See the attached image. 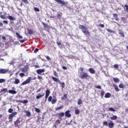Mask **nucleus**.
Listing matches in <instances>:
<instances>
[{
    "label": "nucleus",
    "mask_w": 128,
    "mask_h": 128,
    "mask_svg": "<svg viewBox=\"0 0 128 128\" xmlns=\"http://www.w3.org/2000/svg\"><path fill=\"white\" fill-rule=\"evenodd\" d=\"M78 28L82 30V32H83L86 36H90V32L86 26L84 25L79 24Z\"/></svg>",
    "instance_id": "f257e3e1"
},
{
    "label": "nucleus",
    "mask_w": 128,
    "mask_h": 128,
    "mask_svg": "<svg viewBox=\"0 0 128 128\" xmlns=\"http://www.w3.org/2000/svg\"><path fill=\"white\" fill-rule=\"evenodd\" d=\"M103 126H109L110 128H112L114 126V124L112 120H110L108 123L106 121H104Z\"/></svg>",
    "instance_id": "f03ea898"
},
{
    "label": "nucleus",
    "mask_w": 128,
    "mask_h": 128,
    "mask_svg": "<svg viewBox=\"0 0 128 128\" xmlns=\"http://www.w3.org/2000/svg\"><path fill=\"white\" fill-rule=\"evenodd\" d=\"M80 78L82 80H84V78H86V80H88V78H90V75H88V74L87 72H84L80 76Z\"/></svg>",
    "instance_id": "7ed1b4c3"
},
{
    "label": "nucleus",
    "mask_w": 128,
    "mask_h": 128,
    "mask_svg": "<svg viewBox=\"0 0 128 128\" xmlns=\"http://www.w3.org/2000/svg\"><path fill=\"white\" fill-rule=\"evenodd\" d=\"M18 114V112H13L11 114H9L8 116V120H9V122H12V118L14 116H16Z\"/></svg>",
    "instance_id": "20e7f679"
},
{
    "label": "nucleus",
    "mask_w": 128,
    "mask_h": 128,
    "mask_svg": "<svg viewBox=\"0 0 128 128\" xmlns=\"http://www.w3.org/2000/svg\"><path fill=\"white\" fill-rule=\"evenodd\" d=\"M55 2H56L58 4H62V6H66L68 2H64L62 0H54Z\"/></svg>",
    "instance_id": "39448f33"
},
{
    "label": "nucleus",
    "mask_w": 128,
    "mask_h": 128,
    "mask_svg": "<svg viewBox=\"0 0 128 128\" xmlns=\"http://www.w3.org/2000/svg\"><path fill=\"white\" fill-rule=\"evenodd\" d=\"M32 80V77H28L26 80L24 81L22 84L21 86H25V84H30V81Z\"/></svg>",
    "instance_id": "423d86ee"
},
{
    "label": "nucleus",
    "mask_w": 128,
    "mask_h": 128,
    "mask_svg": "<svg viewBox=\"0 0 128 128\" xmlns=\"http://www.w3.org/2000/svg\"><path fill=\"white\" fill-rule=\"evenodd\" d=\"M20 118L17 119L14 122V124L15 126V128H20Z\"/></svg>",
    "instance_id": "0eeeda50"
},
{
    "label": "nucleus",
    "mask_w": 128,
    "mask_h": 128,
    "mask_svg": "<svg viewBox=\"0 0 128 128\" xmlns=\"http://www.w3.org/2000/svg\"><path fill=\"white\" fill-rule=\"evenodd\" d=\"M70 110H68L65 112L64 116H66V118H70L72 116V114H70Z\"/></svg>",
    "instance_id": "6e6552de"
},
{
    "label": "nucleus",
    "mask_w": 128,
    "mask_h": 128,
    "mask_svg": "<svg viewBox=\"0 0 128 128\" xmlns=\"http://www.w3.org/2000/svg\"><path fill=\"white\" fill-rule=\"evenodd\" d=\"M6 72H8V69L2 68L0 70V74H6Z\"/></svg>",
    "instance_id": "1a4fd4ad"
},
{
    "label": "nucleus",
    "mask_w": 128,
    "mask_h": 128,
    "mask_svg": "<svg viewBox=\"0 0 128 128\" xmlns=\"http://www.w3.org/2000/svg\"><path fill=\"white\" fill-rule=\"evenodd\" d=\"M45 70L44 69H38L37 70L36 72L38 74H40L42 72H44Z\"/></svg>",
    "instance_id": "9d476101"
},
{
    "label": "nucleus",
    "mask_w": 128,
    "mask_h": 128,
    "mask_svg": "<svg viewBox=\"0 0 128 128\" xmlns=\"http://www.w3.org/2000/svg\"><path fill=\"white\" fill-rule=\"evenodd\" d=\"M52 78L54 80V82H58V84H60V80H58V78L54 76H52Z\"/></svg>",
    "instance_id": "9b49d317"
},
{
    "label": "nucleus",
    "mask_w": 128,
    "mask_h": 128,
    "mask_svg": "<svg viewBox=\"0 0 128 128\" xmlns=\"http://www.w3.org/2000/svg\"><path fill=\"white\" fill-rule=\"evenodd\" d=\"M118 15L116 14H113V18H114L115 20H116L117 22H118L120 20V19L118 18Z\"/></svg>",
    "instance_id": "f8f14e48"
},
{
    "label": "nucleus",
    "mask_w": 128,
    "mask_h": 128,
    "mask_svg": "<svg viewBox=\"0 0 128 128\" xmlns=\"http://www.w3.org/2000/svg\"><path fill=\"white\" fill-rule=\"evenodd\" d=\"M58 114V116H60L58 118L60 120H62V117L64 116V112H61Z\"/></svg>",
    "instance_id": "ddd939ff"
},
{
    "label": "nucleus",
    "mask_w": 128,
    "mask_h": 128,
    "mask_svg": "<svg viewBox=\"0 0 128 128\" xmlns=\"http://www.w3.org/2000/svg\"><path fill=\"white\" fill-rule=\"evenodd\" d=\"M28 66H25L22 69V72H26L28 70Z\"/></svg>",
    "instance_id": "4468645a"
},
{
    "label": "nucleus",
    "mask_w": 128,
    "mask_h": 128,
    "mask_svg": "<svg viewBox=\"0 0 128 128\" xmlns=\"http://www.w3.org/2000/svg\"><path fill=\"white\" fill-rule=\"evenodd\" d=\"M50 90H47L46 91V96H45L46 98H48V96H50Z\"/></svg>",
    "instance_id": "2eb2a0df"
},
{
    "label": "nucleus",
    "mask_w": 128,
    "mask_h": 128,
    "mask_svg": "<svg viewBox=\"0 0 128 128\" xmlns=\"http://www.w3.org/2000/svg\"><path fill=\"white\" fill-rule=\"evenodd\" d=\"M88 72H90V74H96V70H94V68H90L88 69Z\"/></svg>",
    "instance_id": "dca6fc26"
},
{
    "label": "nucleus",
    "mask_w": 128,
    "mask_h": 128,
    "mask_svg": "<svg viewBox=\"0 0 128 128\" xmlns=\"http://www.w3.org/2000/svg\"><path fill=\"white\" fill-rule=\"evenodd\" d=\"M16 36L17 38H18V40L22 39V35L20 34L18 32H16Z\"/></svg>",
    "instance_id": "f3484780"
},
{
    "label": "nucleus",
    "mask_w": 128,
    "mask_h": 128,
    "mask_svg": "<svg viewBox=\"0 0 128 128\" xmlns=\"http://www.w3.org/2000/svg\"><path fill=\"white\" fill-rule=\"evenodd\" d=\"M18 102H20V104H28V100H18Z\"/></svg>",
    "instance_id": "a211bd4d"
},
{
    "label": "nucleus",
    "mask_w": 128,
    "mask_h": 128,
    "mask_svg": "<svg viewBox=\"0 0 128 128\" xmlns=\"http://www.w3.org/2000/svg\"><path fill=\"white\" fill-rule=\"evenodd\" d=\"M8 92H9V94H16V91L14 90H9L8 91Z\"/></svg>",
    "instance_id": "6ab92c4d"
},
{
    "label": "nucleus",
    "mask_w": 128,
    "mask_h": 128,
    "mask_svg": "<svg viewBox=\"0 0 128 128\" xmlns=\"http://www.w3.org/2000/svg\"><path fill=\"white\" fill-rule=\"evenodd\" d=\"M62 13L60 12V14L58 13L57 15V18L58 20H62Z\"/></svg>",
    "instance_id": "aec40b11"
},
{
    "label": "nucleus",
    "mask_w": 128,
    "mask_h": 128,
    "mask_svg": "<svg viewBox=\"0 0 128 128\" xmlns=\"http://www.w3.org/2000/svg\"><path fill=\"white\" fill-rule=\"evenodd\" d=\"M27 30L28 34H34V30L32 29H28Z\"/></svg>",
    "instance_id": "412c9836"
},
{
    "label": "nucleus",
    "mask_w": 128,
    "mask_h": 128,
    "mask_svg": "<svg viewBox=\"0 0 128 128\" xmlns=\"http://www.w3.org/2000/svg\"><path fill=\"white\" fill-rule=\"evenodd\" d=\"M112 94H110V93L108 92L105 94L104 98H110Z\"/></svg>",
    "instance_id": "4be33fe9"
},
{
    "label": "nucleus",
    "mask_w": 128,
    "mask_h": 128,
    "mask_svg": "<svg viewBox=\"0 0 128 128\" xmlns=\"http://www.w3.org/2000/svg\"><path fill=\"white\" fill-rule=\"evenodd\" d=\"M122 6L124 8V10L126 12H128V4H125L124 6Z\"/></svg>",
    "instance_id": "5701e85b"
},
{
    "label": "nucleus",
    "mask_w": 128,
    "mask_h": 128,
    "mask_svg": "<svg viewBox=\"0 0 128 128\" xmlns=\"http://www.w3.org/2000/svg\"><path fill=\"white\" fill-rule=\"evenodd\" d=\"M7 18H8V20H16V19L12 17V16H8L7 17Z\"/></svg>",
    "instance_id": "b1692460"
},
{
    "label": "nucleus",
    "mask_w": 128,
    "mask_h": 128,
    "mask_svg": "<svg viewBox=\"0 0 128 128\" xmlns=\"http://www.w3.org/2000/svg\"><path fill=\"white\" fill-rule=\"evenodd\" d=\"M110 120H116L118 118V116H112L110 117Z\"/></svg>",
    "instance_id": "393cba45"
},
{
    "label": "nucleus",
    "mask_w": 128,
    "mask_h": 128,
    "mask_svg": "<svg viewBox=\"0 0 128 128\" xmlns=\"http://www.w3.org/2000/svg\"><path fill=\"white\" fill-rule=\"evenodd\" d=\"M62 108H64V106H61L60 107L56 108H55V110L56 111L60 110H62Z\"/></svg>",
    "instance_id": "a878e982"
},
{
    "label": "nucleus",
    "mask_w": 128,
    "mask_h": 128,
    "mask_svg": "<svg viewBox=\"0 0 128 128\" xmlns=\"http://www.w3.org/2000/svg\"><path fill=\"white\" fill-rule=\"evenodd\" d=\"M59 84H60V86L62 88V90H63V88H65L64 86H66V84H64V82H60V83H59Z\"/></svg>",
    "instance_id": "bb28decb"
},
{
    "label": "nucleus",
    "mask_w": 128,
    "mask_h": 128,
    "mask_svg": "<svg viewBox=\"0 0 128 128\" xmlns=\"http://www.w3.org/2000/svg\"><path fill=\"white\" fill-rule=\"evenodd\" d=\"M6 92H8V88H4L0 90V94H2V92L6 93Z\"/></svg>",
    "instance_id": "cd10ccee"
},
{
    "label": "nucleus",
    "mask_w": 128,
    "mask_h": 128,
    "mask_svg": "<svg viewBox=\"0 0 128 128\" xmlns=\"http://www.w3.org/2000/svg\"><path fill=\"white\" fill-rule=\"evenodd\" d=\"M113 80L114 82H120V78H114Z\"/></svg>",
    "instance_id": "c85d7f7f"
},
{
    "label": "nucleus",
    "mask_w": 128,
    "mask_h": 128,
    "mask_svg": "<svg viewBox=\"0 0 128 128\" xmlns=\"http://www.w3.org/2000/svg\"><path fill=\"white\" fill-rule=\"evenodd\" d=\"M20 82V80H18V78H16L15 79V81L14 82V84H18V83Z\"/></svg>",
    "instance_id": "c756f323"
},
{
    "label": "nucleus",
    "mask_w": 128,
    "mask_h": 128,
    "mask_svg": "<svg viewBox=\"0 0 128 128\" xmlns=\"http://www.w3.org/2000/svg\"><path fill=\"white\" fill-rule=\"evenodd\" d=\"M44 96V93L42 95L37 96H36V100H40V98H42V96Z\"/></svg>",
    "instance_id": "7c9ffc66"
},
{
    "label": "nucleus",
    "mask_w": 128,
    "mask_h": 128,
    "mask_svg": "<svg viewBox=\"0 0 128 128\" xmlns=\"http://www.w3.org/2000/svg\"><path fill=\"white\" fill-rule=\"evenodd\" d=\"M118 34H120V36H122V38H124V32H122L120 30H119Z\"/></svg>",
    "instance_id": "2f4dec72"
},
{
    "label": "nucleus",
    "mask_w": 128,
    "mask_h": 128,
    "mask_svg": "<svg viewBox=\"0 0 128 128\" xmlns=\"http://www.w3.org/2000/svg\"><path fill=\"white\" fill-rule=\"evenodd\" d=\"M114 86L115 90H116L117 92L120 90V89L118 88V86L114 85Z\"/></svg>",
    "instance_id": "473e14b6"
},
{
    "label": "nucleus",
    "mask_w": 128,
    "mask_h": 128,
    "mask_svg": "<svg viewBox=\"0 0 128 128\" xmlns=\"http://www.w3.org/2000/svg\"><path fill=\"white\" fill-rule=\"evenodd\" d=\"M26 116H30V111H25Z\"/></svg>",
    "instance_id": "72a5a7b5"
},
{
    "label": "nucleus",
    "mask_w": 128,
    "mask_h": 128,
    "mask_svg": "<svg viewBox=\"0 0 128 128\" xmlns=\"http://www.w3.org/2000/svg\"><path fill=\"white\" fill-rule=\"evenodd\" d=\"M0 18H2V20H6V17L4 15L1 14L0 15Z\"/></svg>",
    "instance_id": "f704fd0d"
},
{
    "label": "nucleus",
    "mask_w": 128,
    "mask_h": 128,
    "mask_svg": "<svg viewBox=\"0 0 128 128\" xmlns=\"http://www.w3.org/2000/svg\"><path fill=\"white\" fill-rule=\"evenodd\" d=\"M66 98H68V95L66 94H65L63 96H62L61 98L62 100H66Z\"/></svg>",
    "instance_id": "c9c22d12"
},
{
    "label": "nucleus",
    "mask_w": 128,
    "mask_h": 128,
    "mask_svg": "<svg viewBox=\"0 0 128 128\" xmlns=\"http://www.w3.org/2000/svg\"><path fill=\"white\" fill-rule=\"evenodd\" d=\"M42 24L44 26V28H50V26L48 24H46V23H42Z\"/></svg>",
    "instance_id": "e433bc0d"
},
{
    "label": "nucleus",
    "mask_w": 128,
    "mask_h": 128,
    "mask_svg": "<svg viewBox=\"0 0 128 128\" xmlns=\"http://www.w3.org/2000/svg\"><path fill=\"white\" fill-rule=\"evenodd\" d=\"M55 124H57V125L60 124V120H56Z\"/></svg>",
    "instance_id": "4c0bfd02"
},
{
    "label": "nucleus",
    "mask_w": 128,
    "mask_h": 128,
    "mask_svg": "<svg viewBox=\"0 0 128 128\" xmlns=\"http://www.w3.org/2000/svg\"><path fill=\"white\" fill-rule=\"evenodd\" d=\"M13 112H14V109L12 108H9L8 110V112H9V114H12Z\"/></svg>",
    "instance_id": "58836bf2"
},
{
    "label": "nucleus",
    "mask_w": 128,
    "mask_h": 128,
    "mask_svg": "<svg viewBox=\"0 0 128 128\" xmlns=\"http://www.w3.org/2000/svg\"><path fill=\"white\" fill-rule=\"evenodd\" d=\"M82 104V99H78V104Z\"/></svg>",
    "instance_id": "ea45409f"
},
{
    "label": "nucleus",
    "mask_w": 128,
    "mask_h": 128,
    "mask_svg": "<svg viewBox=\"0 0 128 128\" xmlns=\"http://www.w3.org/2000/svg\"><path fill=\"white\" fill-rule=\"evenodd\" d=\"M56 44H58V46L60 48H62V46H62V43L60 42H56Z\"/></svg>",
    "instance_id": "a19ab883"
},
{
    "label": "nucleus",
    "mask_w": 128,
    "mask_h": 128,
    "mask_svg": "<svg viewBox=\"0 0 128 128\" xmlns=\"http://www.w3.org/2000/svg\"><path fill=\"white\" fill-rule=\"evenodd\" d=\"M6 82V79L4 78H0V84H2V82Z\"/></svg>",
    "instance_id": "79ce46f5"
},
{
    "label": "nucleus",
    "mask_w": 128,
    "mask_h": 128,
    "mask_svg": "<svg viewBox=\"0 0 128 128\" xmlns=\"http://www.w3.org/2000/svg\"><path fill=\"white\" fill-rule=\"evenodd\" d=\"M108 110H110V112H116V110L112 108H108Z\"/></svg>",
    "instance_id": "37998d69"
},
{
    "label": "nucleus",
    "mask_w": 128,
    "mask_h": 128,
    "mask_svg": "<svg viewBox=\"0 0 128 128\" xmlns=\"http://www.w3.org/2000/svg\"><path fill=\"white\" fill-rule=\"evenodd\" d=\"M80 110L77 109L75 110V114H80Z\"/></svg>",
    "instance_id": "c03bdc74"
},
{
    "label": "nucleus",
    "mask_w": 128,
    "mask_h": 128,
    "mask_svg": "<svg viewBox=\"0 0 128 128\" xmlns=\"http://www.w3.org/2000/svg\"><path fill=\"white\" fill-rule=\"evenodd\" d=\"M104 96V90L101 91L100 96H102V98Z\"/></svg>",
    "instance_id": "a18cd8bd"
},
{
    "label": "nucleus",
    "mask_w": 128,
    "mask_h": 128,
    "mask_svg": "<svg viewBox=\"0 0 128 128\" xmlns=\"http://www.w3.org/2000/svg\"><path fill=\"white\" fill-rule=\"evenodd\" d=\"M35 112H38V114L40 112V110L38 108H35Z\"/></svg>",
    "instance_id": "49530a36"
},
{
    "label": "nucleus",
    "mask_w": 128,
    "mask_h": 128,
    "mask_svg": "<svg viewBox=\"0 0 128 128\" xmlns=\"http://www.w3.org/2000/svg\"><path fill=\"white\" fill-rule=\"evenodd\" d=\"M124 84H120L118 86V87L120 88H124Z\"/></svg>",
    "instance_id": "de8ad7c7"
},
{
    "label": "nucleus",
    "mask_w": 128,
    "mask_h": 128,
    "mask_svg": "<svg viewBox=\"0 0 128 128\" xmlns=\"http://www.w3.org/2000/svg\"><path fill=\"white\" fill-rule=\"evenodd\" d=\"M52 104H54L56 102V100H52Z\"/></svg>",
    "instance_id": "09e8293b"
},
{
    "label": "nucleus",
    "mask_w": 128,
    "mask_h": 128,
    "mask_svg": "<svg viewBox=\"0 0 128 128\" xmlns=\"http://www.w3.org/2000/svg\"><path fill=\"white\" fill-rule=\"evenodd\" d=\"M52 96H50L48 98V102H52Z\"/></svg>",
    "instance_id": "8fccbe9b"
},
{
    "label": "nucleus",
    "mask_w": 128,
    "mask_h": 128,
    "mask_svg": "<svg viewBox=\"0 0 128 128\" xmlns=\"http://www.w3.org/2000/svg\"><path fill=\"white\" fill-rule=\"evenodd\" d=\"M26 4H28V0H22Z\"/></svg>",
    "instance_id": "3c124183"
},
{
    "label": "nucleus",
    "mask_w": 128,
    "mask_h": 128,
    "mask_svg": "<svg viewBox=\"0 0 128 128\" xmlns=\"http://www.w3.org/2000/svg\"><path fill=\"white\" fill-rule=\"evenodd\" d=\"M54 74L56 78H58V73H56V71L54 72Z\"/></svg>",
    "instance_id": "603ef678"
},
{
    "label": "nucleus",
    "mask_w": 128,
    "mask_h": 128,
    "mask_svg": "<svg viewBox=\"0 0 128 128\" xmlns=\"http://www.w3.org/2000/svg\"><path fill=\"white\" fill-rule=\"evenodd\" d=\"M34 10L36 12H40V9L36 7L34 8Z\"/></svg>",
    "instance_id": "864d4df0"
},
{
    "label": "nucleus",
    "mask_w": 128,
    "mask_h": 128,
    "mask_svg": "<svg viewBox=\"0 0 128 128\" xmlns=\"http://www.w3.org/2000/svg\"><path fill=\"white\" fill-rule=\"evenodd\" d=\"M98 26H100V28H104V24H100Z\"/></svg>",
    "instance_id": "5fc2aeb1"
},
{
    "label": "nucleus",
    "mask_w": 128,
    "mask_h": 128,
    "mask_svg": "<svg viewBox=\"0 0 128 128\" xmlns=\"http://www.w3.org/2000/svg\"><path fill=\"white\" fill-rule=\"evenodd\" d=\"M107 32H112V30L110 29V28H108L106 29Z\"/></svg>",
    "instance_id": "6e6d98bb"
},
{
    "label": "nucleus",
    "mask_w": 128,
    "mask_h": 128,
    "mask_svg": "<svg viewBox=\"0 0 128 128\" xmlns=\"http://www.w3.org/2000/svg\"><path fill=\"white\" fill-rule=\"evenodd\" d=\"M114 66L115 68H118V64H114Z\"/></svg>",
    "instance_id": "4d7b16f0"
},
{
    "label": "nucleus",
    "mask_w": 128,
    "mask_h": 128,
    "mask_svg": "<svg viewBox=\"0 0 128 128\" xmlns=\"http://www.w3.org/2000/svg\"><path fill=\"white\" fill-rule=\"evenodd\" d=\"M38 52V48H36L35 49V50H34V54H36Z\"/></svg>",
    "instance_id": "13d9d810"
},
{
    "label": "nucleus",
    "mask_w": 128,
    "mask_h": 128,
    "mask_svg": "<svg viewBox=\"0 0 128 128\" xmlns=\"http://www.w3.org/2000/svg\"><path fill=\"white\" fill-rule=\"evenodd\" d=\"M20 76L22 77L23 78V76H24V73H20Z\"/></svg>",
    "instance_id": "bf43d9fd"
},
{
    "label": "nucleus",
    "mask_w": 128,
    "mask_h": 128,
    "mask_svg": "<svg viewBox=\"0 0 128 128\" xmlns=\"http://www.w3.org/2000/svg\"><path fill=\"white\" fill-rule=\"evenodd\" d=\"M24 42H26V40H20V42H21V44H24Z\"/></svg>",
    "instance_id": "052dcab7"
},
{
    "label": "nucleus",
    "mask_w": 128,
    "mask_h": 128,
    "mask_svg": "<svg viewBox=\"0 0 128 128\" xmlns=\"http://www.w3.org/2000/svg\"><path fill=\"white\" fill-rule=\"evenodd\" d=\"M122 20L123 22H126V18L124 17H122Z\"/></svg>",
    "instance_id": "680f3d73"
},
{
    "label": "nucleus",
    "mask_w": 128,
    "mask_h": 128,
    "mask_svg": "<svg viewBox=\"0 0 128 128\" xmlns=\"http://www.w3.org/2000/svg\"><path fill=\"white\" fill-rule=\"evenodd\" d=\"M3 23L5 24H8V22L6 20H3Z\"/></svg>",
    "instance_id": "e2e57ef3"
},
{
    "label": "nucleus",
    "mask_w": 128,
    "mask_h": 128,
    "mask_svg": "<svg viewBox=\"0 0 128 128\" xmlns=\"http://www.w3.org/2000/svg\"><path fill=\"white\" fill-rule=\"evenodd\" d=\"M96 88H98V90H100L102 88V87H100V86H96Z\"/></svg>",
    "instance_id": "0e129e2a"
},
{
    "label": "nucleus",
    "mask_w": 128,
    "mask_h": 128,
    "mask_svg": "<svg viewBox=\"0 0 128 128\" xmlns=\"http://www.w3.org/2000/svg\"><path fill=\"white\" fill-rule=\"evenodd\" d=\"M38 80H42V77L40 76H38Z\"/></svg>",
    "instance_id": "69168bd1"
},
{
    "label": "nucleus",
    "mask_w": 128,
    "mask_h": 128,
    "mask_svg": "<svg viewBox=\"0 0 128 128\" xmlns=\"http://www.w3.org/2000/svg\"><path fill=\"white\" fill-rule=\"evenodd\" d=\"M80 72H84V68L82 67H80Z\"/></svg>",
    "instance_id": "338daca9"
},
{
    "label": "nucleus",
    "mask_w": 128,
    "mask_h": 128,
    "mask_svg": "<svg viewBox=\"0 0 128 128\" xmlns=\"http://www.w3.org/2000/svg\"><path fill=\"white\" fill-rule=\"evenodd\" d=\"M46 60H50V56H46Z\"/></svg>",
    "instance_id": "774afa93"
}]
</instances>
